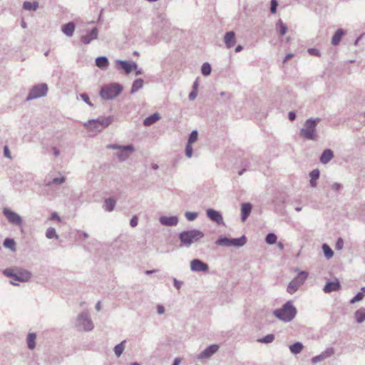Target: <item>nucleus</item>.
<instances>
[{"mask_svg": "<svg viewBox=\"0 0 365 365\" xmlns=\"http://www.w3.org/2000/svg\"><path fill=\"white\" fill-rule=\"evenodd\" d=\"M38 8V3L37 1H24L23 4V9L26 11H36Z\"/></svg>", "mask_w": 365, "mask_h": 365, "instance_id": "32", "label": "nucleus"}, {"mask_svg": "<svg viewBox=\"0 0 365 365\" xmlns=\"http://www.w3.org/2000/svg\"><path fill=\"white\" fill-rule=\"evenodd\" d=\"M113 119L112 116L101 117L97 119L89 120L84 123V126L93 130L101 131L102 129L110 125Z\"/></svg>", "mask_w": 365, "mask_h": 365, "instance_id": "7", "label": "nucleus"}, {"mask_svg": "<svg viewBox=\"0 0 365 365\" xmlns=\"http://www.w3.org/2000/svg\"><path fill=\"white\" fill-rule=\"evenodd\" d=\"M277 6H278V3H277V0H271L270 11L272 14L276 13Z\"/></svg>", "mask_w": 365, "mask_h": 365, "instance_id": "49", "label": "nucleus"}, {"mask_svg": "<svg viewBox=\"0 0 365 365\" xmlns=\"http://www.w3.org/2000/svg\"><path fill=\"white\" fill-rule=\"evenodd\" d=\"M252 205L250 202H245L241 205V220L242 222L247 220L251 213Z\"/></svg>", "mask_w": 365, "mask_h": 365, "instance_id": "19", "label": "nucleus"}, {"mask_svg": "<svg viewBox=\"0 0 365 365\" xmlns=\"http://www.w3.org/2000/svg\"><path fill=\"white\" fill-rule=\"evenodd\" d=\"M334 158V153L330 149H326L323 151L320 157V162L322 164H327Z\"/></svg>", "mask_w": 365, "mask_h": 365, "instance_id": "22", "label": "nucleus"}, {"mask_svg": "<svg viewBox=\"0 0 365 365\" xmlns=\"http://www.w3.org/2000/svg\"><path fill=\"white\" fill-rule=\"evenodd\" d=\"M344 35V31L342 29H337L331 38V44L334 46L338 45Z\"/></svg>", "mask_w": 365, "mask_h": 365, "instance_id": "27", "label": "nucleus"}, {"mask_svg": "<svg viewBox=\"0 0 365 365\" xmlns=\"http://www.w3.org/2000/svg\"><path fill=\"white\" fill-rule=\"evenodd\" d=\"M225 43L228 48H232L236 43L234 31H228L225 35Z\"/></svg>", "mask_w": 365, "mask_h": 365, "instance_id": "20", "label": "nucleus"}, {"mask_svg": "<svg viewBox=\"0 0 365 365\" xmlns=\"http://www.w3.org/2000/svg\"><path fill=\"white\" fill-rule=\"evenodd\" d=\"M341 288V284L339 280L328 282L326 283L323 288L325 293H330L332 292L339 291Z\"/></svg>", "mask_w": 365, "mask_h": 365, "instance_id": "17", "label": "nucleus"}, {"mask_svg": "<svg viewBox=\"0 0 365 365\" xmlns=\"http://www.w3.org/2000/svg\"><path fill=\"white\" fill-rule=\"evenodd\" d=\"M219 349L217 344H212L207 346L204 351H202L198 356V359H208L215 354Z\"/></svg>", "mask_w": 365, "mask_h": 365, "instance_id": "14", "label": "nucleus"}, {"mask_svg": "<svg viewBox=\"0 0 365 365\" xmlns=\"http://www.w3.org/2000/svg\"><path fill=\"white\" fill-rule=\"evenodd\" d=\"M181 362V359L179 357H177L174 359L173 365H179Z\"/></svg>", "mask_w": 365, "mask_h": 365, "instance_id": "64", "label": "nucleus"}, {"mask_svg": "<svg viewBox=\"0 0 365 365\" xmlns=\"http://www.w3.org/2000/svg\"><path fill=\"white\" fill-rule=\"evenodd\" d=\"M221 97L225 98L226 100H229L232 98V94L227 92L222 91L220 93Z\"/></svg>", "mask_w": 365, "mask_h": 365, "instance_id": "57", "label": "nucleus"}, {"mask_svg": "<svg viewBox=\"0 0 365 365\" xmlns=\"http://www.w3.org/2000/svg\"><path fill=\"white\" fill-rule=\"evenodd\" d=\"M205 234L198 230H190L182 231L179 235V239L182 245L189 247L192 244L198 242L200 239L203 238Z\"/></svg>", "mask_w": 365, "mask_h": 365, "instance_id": "3", "label": "nucleus"}, {"mask_svg": "<svg viewBox=\"0 0 365 365\" xmlns=\"http://www.w3.org/2000/svg\"><path fill=\"white\" fill-rule=\"evenodd\" d=\"M198 138V133L196 130L191 132V133L189 135L187 143L188 144H192L195 143Z\"/></svg>", "mask_w": 365, "mask_h": 365, "instance_id": "44", "label": "nucleus"}, {"mask_svg": "<svg viewBox=\"0 0 365 365\" xmlns=\"http://www.w3.org/2000/svg\"><path fill=\"white\" fill-rule=\"evenodd\" d=\"M212 71L211 66L209 63H204L201 67V72L204 76H208Z\"/></svg>", "mask_w": 365, "mask_h": 365, "instance_id": "42", "label": "nucleus"}, {"mask_svg": "<svg viewBox=\"0 0 365 365\" xmlns=\"http://www.w3.org/2000/svg\"><path fill=\"white\" fill-rule=\"evenodd\" d=\"M157 312L159 314H163L165 312V308L162 305H158L157 307Z\"/></svg>", "mask_w": 365, "mask_h": 365, "instance_id": "61", "label": "nucleus"}, {"mask_svg": "<svg viewBox=\"0 0 365 365\" xmlns=\"http://www.w3.org/2000/svg\"><path fill=\"white\" fill-rule=\"evenodd\" d=\"M138 219L137 216H133L130 221V225L132 227H135L138 225Z\"/></svg>", "mask_w": 365, "mask_h": 365, "instance_id": "55", "label": "nucleus"}, {"mask_svg": "<svg viewBox=\"0 0 365 365\" xmlns=\"http://www.w3.org/2000/svg\"><path fill=\"white\" fill-rule=\"evenodd\" d=\"M108 59L106 56H99L96 59V66L101 69L106 68L108 66Z\"/></svg>", "mask_w": 365, "mask_h": 365, "instance_id": "28", "label": "nucleus"}, {"mask_svg": "<svg viewBox=\"0 0 365 365\" xmlns=\"http://www.w3.org/2000/svg\"><path fill=\"white\" fill-rule=\"evenodd\" d=\"M3 274L13 279V280L10 281V283L13 285H18L16 281L19 282H28L31 277V272L25 269H6L3 271Z\"/></svg>", "mask_w": 365, "mask_h": 365, "instance_id": "4", "label": "nucleus"}, {"mask_svg": "<svg viewBox=\"0 0 365 365\" xmlns=\"http://www.w3.org/2000/svg\"><path fill=\"white\" fill-rule=\"evenodd\" d=\"M364 294L363 292H358L355 297H354L351 300H350V303L351 304H355L356 302H359L361 300H362V299L364 298Z\"/></svg>", "mask_w": 365, "mask_h": 365, "instance_id": "46", "label": "nucleus"}, {"mask_svg": "<svg viewBox=\"0 0 365 365\" xmlns=\"http://www.w3.org/2000/svg\"><path fill=\"white\" fill-rule=\"evenodd\" d=\"M36 335L35 333H29L27 336V346L31 350L36 347Z\"/></svg>", "mask_w": 365, "mask_h": 365, "instance_id": "30", "label": "nucleus"}, {"mask_svg": "<svg viewBox=\"0 0 365 365\" xmlns=\"http://www.w3.org/2000/svg\"><path fill=\"white\" fill-rule=\"evenodd\" d=\"M247 242L245 235L239 238H230V247H240L244 246Z\"/></svg>", "mask_w": 365, "mask_h": 365, "instance_id": "21", "label": "nucleus"}, {"mask_svg": "<svg viewBox=\"0 0 365 365\" xmlns=\"http://www.w3.org/2000/svg\"><path fill=\"white\" fill-rule=\"evenodd\" d=\"M185 215L188 221H193L197 218L198 214L197 212L187 211L185 213Z\"/></svg>", "mask_w": 365, "mask_h": 365, "instance_id": "45", "label": "nucleus"}, {"mask_svg": "<svg viewBox=\"0 0 365 365\" xmlns=\"http://www.w3.org/2000/svg\"><path fill=\"white\" fill-rule=\"evenodd\" d=\"M289 120H294L296 118V113L294 111H290L288 113Z\"/></svg>", "mask_w": 365, "mask_h": 365, "instance_id": "60", "label": "nucleus"}, {"mask_svg": "<svg viewBox=\"0 0 365 365\" xmlns=\"http://www.w3.org/2000/svg\"><path fill=\"white\" fill-rule=\"evenodd\" d=\"M303 348H304V346H303L302 343H301L299 341H297V342L294 343L293 344H292L291 346H289V350H290L291 353L293 354H299L302 351Z\"/></svg>", "mask_w": 365, "mask_h": 365, "instance_id": "29", "label": "nucleus"}, {"mask_svg": "<svg viewBox=\"0 0 365 365\" xmlns=\"http://www.w3.org/2000/svg\"><path fill=\"white\" fill-rule=\"evenodd\" d=\"M196 96H197V91H192L190 93L188 98H189V99L190 101H193V100L195 99Z\"/></svg>", "mask_w": 365, "mask_h": 365, "instance_id": "58", "label": "nucleus"}, {"mask_svg": "<svg viewBox=\"0 0 365 365\" xmlns=\"http://www.w3.org/2000/svg\"><path fill=\"white\" fill-rule=\"evenodd\" d=\"M277 235L274 233H269L265 237V242L269 245H273L277 242Z\"/></svg>", "mask_w": 365, "mask_h": 365, "instance_id": "43", "label": "nucleus"}, {"mask_svg": "<svg viewBox=\"0 0 365 365\" xmlns=\"http://www.w3.org/2000/svg\"><path fill=\"white\" fill-rule=\"evenodd\" d=\"M66 180L65 177H61V178H54L52 180V183L56 184V185H61Z\"/></svg>", "mask_w": 365, "mask_h": 365, "instance_id": "51", "label": "nucleus"}, {"mask_svg": "<svg viewBox=\"0 0 365 365\" xmlns=\"http://www.w3.org/2000/svg\"><path fill=\"white\" fill-rule=\"evenodd\" d=\"M52 150L53 152V155H55V157H58L60 155V151L57 148L53 147Z\"/></svg>", "mask_w": 365, "mask_h": 365, "instance_id": "63", "label": "nucleus"}, {"mask_svg": "<svg viewBox=\"0 0 365 365\" xmlns=\"http://www.w3.org/2000/svg\"><path fill=\"white\" fill-rule=\"evenodd\" d=\"M297 314V309L294 306L292 301H287L279 309H276L273 312L275 317L284 322H290Z\"/></svg>", "mask_w": 365, "mask_h": 365, "instance_id": "1", "label": "nucleus"}, {"mask_svg": "<svg viewBox=\"0 0 365 365\" xmlns=\"http://www.w3.org/2000/svg\"><path fill=\"white\" fill-rule=\"evenodd\" d=\"M80 96H81V99H82L85 103H86L88 106H91V107L93 106V103L90 101V100H89V97H88V96L86 93H81Z\"/></svg>", "mask_w": 365, "mask_h": 365, "instance_id": "50", "label": "nucleus"}, {"mask_svg": "<svg viewBox=\"0 0 365 365\" xmlns=\"http://www.w3.org/2000/svg\"><path fill=\"white\" fill-rule=\"evenodd\" d=\"M308 277V273L305 271H300L294 279H293L287 287V292L292 294L297 292L299 287L303 284Z\"/></svg>", "mask_w": 365, "mask_h": 365, "instance_id": "8", "label": "nucleus"}, {"mask_svg": "<svg viewBox=\"0 0 365 365\" xmlns=\"http://www.w3.org/2000/svg\"><path fill=\"white\" fill-rule=\"evenodd\" d=\"M116 201L115 199L112 197H109L105 200L103 204V208L105 210L108 212H111L114 210L115 207Z\"/></svg>", "mask_w": 365, "mask_h": 365, "instance_id": "26", "label": "nucleus"}, {"mask_svg": "<svg viewBox=\"0 0 365 365\" xmlns=\"http://www.w3.org/2000/svg\"><path fill=\"white\" fill-rule=\"evenodd\" d=\"M277 31L281 36L284 35L287 31V26L282 22V20H279L276 24Z\"/></svg>", "mask_w": 365, "mask_h": 365, "instance_id": "36", "label": "nucleus"}, {"mask_svg": "<svg viewBox=\"0 0 365 365\" xmlns=\"http://www.w3.org/2000/svg\"><path fill=\"white\" fill-rule=\"evenodd\" d=\"M206 213L207 217L217 224L222 225L224 223L222 215L219 211L209 208L206 210Z\"/></svg>", "mask_w": 365, "mask_h": 365, "instance_id": "15", "label": "nucleus"}, {"mask_svg": "<svg viewBox=\"0 0 365 365\" xmlns=\"http://www.w3.org/2000/svg\"><path fill=\"white\" fill-rule=\"evenodd\" d=\"M192 145L187 143L185 146V155L187 158H191L192 156Z\"/></svg>", "mask_w": 365, "mask_h": 365, "instance_id": "48", "label": "nucleus"}, {"mask_svg": "<svg viewBox=\"0 0 365 365\" xmlns=\"http://www.w3.org/2000/svg\"><path fill=\"white\" fill-rule=\"evenodd\" d=\"M48 92V86L46 83H41L34 86L29 91L26 101H29L45 96Z\"/></svg>", "mask_w": 365, "mask_h": 365, "instance_id": "9", "label": "nucleus"}, {"mask_svg": "<svg viewBox=\"0 0 365 365\" xmlns=\"http://www.w3.org/2000/svg\"><path fill=\"white\" fill-rule=\"evenodd\" d=\"M128 153H130V151H124L122 150H120L119 152L116 153V155L118 156L120 161H125L128 159L130 154Z\"/></svg>", "mask_w": 365, "mask_h": 365, "instance_id": "40", "label": "nucleus"}, {"mask_svg": "<svg viewBox=\"0 0 365 365\" xmlns=\"http://www.w3.org/2000/svg\"><path fill=\"white\" fill-rule=\"evenodd\" d=\"M308 53L310 54V55H312V56H320V52L318 49L317 48H309L308 49Z\"/></svg>", "mask_w": 365, "mask_h": 365, "instance_id": "53", "label": "nucleus"}, {"mask_svg": "<svg viewBox=\"0 0 365 365\" xmlns=\"http://www.w3.org/2000/svg\"><path fill=\"white\" fill-rule=\"evenodd\" d=\"M215 245L217 246L230 247V238L220 236L218 239L215 241Z\"/></svg>", "mask_w": 365, "mask_h": 365, "instance_id": "34", "label": "nucleus"}, {"mask_svg": "<svg viewBox=\"0 0 365 365\" xmlns=\"http://www.w3.org/2000/svg\"><path fill=\"white\" fill-rule=\"evenodd\" d=\"M322 248L324 254V256L327 259H330L333 257L334 252L327 244H323Z\"/></svg>", "mask_w": 365, "mask_h": 365, "instance_id": "38", "label": "nucleus"}, {"mask_svg": "<svg viewBox=\"0 0 365 365\" xmlns=\"http://www.w3.org/2000/svg\"><path fill=\"white\" fill-rule=\"evenodd\" d=\"M75 24H73V22H68L62 26V31L65 35H66L68 37L73 36Z\"/></svg>", "mask_w": 365, "mask_h": 365, "instance_id": "25", "label": "nucleus"}, {"mask_svg": "<svg viewBox=\"0 0 365 365\" xmlns=\"http://www.w3.org/2000/svg\"><path fill=\"white\" fill-rule=\"evenodd\" d=\"M190 269L195 272H207L209 270V266L201 259H194L190 262Z\"/></svg>", "mask_w": 365, "mask_h": 365, "instance_id": "11", "label": "nucleus"}, {"mask_svg": "<svg viewBox=\"0 0 365 365\" xmlns=\"http://www.w3.org/2000/svg\"><path fill=\"white\" fill-rule=\"evenodd\" d=\"M123 87L118 83H110L103 86L100 91V96L104 100L113 99L122 92Z\"/></svg>", "mask_w": 365, "mask_h": 365, "instance_id": "6", "label": "nucleus"}, {"mask_svg": "<svg viewBox=\"0 0 365 365\" xmlns=\"http://www.w3.org/2000/svg\"><path fill=\"white\" fill-rule=\"evenodd\" d=\"M320 122L319 118H309L306 120L303 127L299 130V135L306 140H316L318 138L317 125Z\"/></svg>", "mask_w": 365, "mask_h": 365, "instance_id": "2", "label": "nucleus"}, {"mask_svg": "<svg viewBox=\"0 0 365 365\" xmlns=\"http://www.w3.org/2000/svg\"><path fill=\"white\" fill-rule=\"evenodd\" d=\"M46 237L48 239H58V235L56 234V230L53 227H49L46 232Z\"/></svg>", "mask_w": 365, "mask_h": 365, "instance_id": "39", "label": "nucleus"}, {"mask_svg": "<svg viewBox=\"0 0 365 365\" xmlns=\"http://www.w3.org/2000/svg\"><path fill=\"white\" fill-rule=\"evenodd\" d=\"M159 220L161 225L165 226H175L178 223V217L177 216H161Z\"/></svg>", "mask_w": 365, "mask_h": 365, "instance_id": "18", "label": "nucleus"}, {"mask_svg": "<svg viewBox=\"0 0 365 365\" xmlns=\"http://www.w3.org/2000/svg\"><path fill=\"white\" fill-rule=\"evenodd\" d=\"M274 340V335L272 334H269L261 339H259L258 341L260 343L269 344V343H272Z\"/></svg>", "mask_w": 365, "mask_h": 365, "instance_id": "41", "label": "nucleus"}, {"mask_svg": "<svg viewBox=\"0 0 365 365\" xmlns=\"http://www.w3.org/2000/svg\"><path fill=\"white\" fill-rule=\"evenodd\" d=\"M173 284H174V287L177 289H180L182 284H183V282L182 281H180L178 279H177L176 278H173Z\"/></svg>", "mask_w": 365, "mask_h": 365, "instance_id": "52", "label": "nucleus"}, {"mask_svg": "<svg viewBox=\"0 0 365 365\" xmlns=\"http://www.w3.org/2000/svg\"><path fill=\"white\" fill-rule=\"evenodd\" d=\"M356 321L358 323H362L365 321V308H361L354 313Z\"/></svg>", "mask_w": 365, "mask_h": 365, "instance_id": "31", "label": "nucleus"}, {"mask_svg": "<svg viewBox=\"0 0 365 365\" xmlns=\"http://www.w3.org/2000/svg\"><path fill=\"white\" fill-rule=\"evenodd\" d=\"M98 31L96 27L92 29L86 35H83L81 37V41L83 43L87 45L91 43V41L95 40L98 38Z\"/></svg>", "mask_w": 365, "mask_h": 365, "instance_id": "16", "label": "nucleus"}, {"mask_svg": "<svg viewBox=\"0 0 365 365\" xmlns=\"http://www.w3.org/2000/svg\"><path fill=\"white\" fill-rule=\"evenodd\" d=\"M334 354V349L332 347H329L326 349L323 352L320 354L315 356L312 358V362L313 364H317L322 361H324L330 356H331Z\"/></svg>", "mask_w": 365, "mask_h": 365, "instance_id": "13", "label": "nucleus"}, {"mask_svg": "<svg viewBox=\"0 0 365 365\" xmlns=\"http://www.w3.org/2000/svg\"><path fill=\"white\" fill-rule=\"evenodd\" d=\"M4 246L13 252L16 251V242L12 238H6L4 241Z\"/></svg>", "mask_w": 365, "mask_h": 365, "instance_id": "35", "label": "nucleus"}, {"mask_svg": "<svg viewBox=\"0 0 365 365\" xmlns=\"http://www.w3.org/2000/svg\"><path fill=\"white\" fill-rule=\"evenodd\" d=\"M343 246H344L343 240L341 238H339L336 243V249L340 250L343 248Z\"/></svg>", "mask_w": 365, "mask_h": 365, "instance_id": "56", "label": "nucleus"}, {"mask_svg": "<svg viewBox=\"0 0 365 365\" xmlns=\"http://www.w3.org/2000/svg\"><path fill=\"white\" fill-rule=\"evenodd\" d=\"M341 188V184L338 182H334L331 185V189L333 190H339Z\"/></svg>", "mask_w": 365, "mask_h": 365, "instance_id": "59", "label": "nucleus"}, {"mask_svg": "<svg viewBox=\"0 0 365 365\" xmlns=\"http://www.w3.org/2000/svg\"><path fill=\"white\" fill-rule=\"evenodd\" d=\"M107 148L112 150H122L124 151H130V153L133 152L135 148L133 145H119L117 144H110L107 145Z\"/></svg>", "mask_w": 365, "mask_h": 365, "instance_id": "23", "label": "nucleus"}, {"mask_svg": "<svg viewBox=\"0 0 365 365\" xmlns=\"http://www.w3.org/2000/svg\"><path fill=\"white\" fill-rule=\"evenodd\" d=\"M125 341H121L120 344H117L114 347V352L117 357L120 356L125 349Z\"/></svg>", "mask_w": 365, "mask_h": 365, "instance_id": "37", "label": "nucleus"}, {"mask_svg": "<svg viewBox=\"0 0 365 365\" xmlns=\"http://www.w3.org/2000/svg\"><path fill=\"white\" fill-rule=\"evenodd\" d=\"M294 56V54L292 53H287L285 57H284V59L283 60V63H286L288 60L291 59L292 57Z\"/></svg>", "mask_w": 365, "mask_h": 365, "instance_id": "62", "label": "nucleus"}, {"mask_svg": "<svg viewBox=\"0 0 365 365\" xmlns=\"http://www.w3.org/2000/svg\"><path fill=\"white\" fill-rule=\"evenodd\" d=\"M143 80L142 78H138L135 80L133 83L130 93H134L137 92L139 89H140L143 86Z\"/></svg>", "mask_w": 365, "mask_h": 365, "instance_id": "33", "label": "nucleus"}, {"mask_svg": "<svg viewBox=\"0 0 365 365\" xmlns=\"http://www.w3.org/2000/svg\"><path fill=\"white\" fill-rule=\"evenodd\" d=\"M75 327L80 331H91L93 329L94 324L87 311H83L77 316Z\"/></svg>", "mask_w": 365, "mask_h": 365, "instance_id": "5", "label": "nucleus"}, {"mask_svg": "<svg viewBox=\"0 0 365 365\" xmlns=\"http://www.w3.org/2000/svg\"><path fill=\"white\" fill-rule=\"evenodd\" d=\"M4 155L6 158H9V159H11L12 157H11V152L9 149V147L7 145H5L4 147Z\"/></svg>", "mask_w": 365, "mask_h": 365, "instance_id": "54", "label": "nucleus"}, {"mask_svg": "<svg viewBox=\"0 0 365 365\" xmlns=\"http://www.w3.org/2000/svg\"><path fill=\"white\" fill-rule=\"evenodd\" d=\"M160 119V115L158 113H155L148 117L145 118L143 120V124L145 126H150Z\"/></svg>", "mask_w": 365, "mask_h": 365, "instance_id": "24", "label": "nucleus"}, {"mask_svg": "<svg viewBox=\"0 0 365 365\" xmlns=\"http://www.w3.org/2000/svg\"><path fill=\"white\" fill-rule=\"evenodd\" d=\"M2 212L9 223L19 227L22 225V217L16 212L12 211L8 207L3 208Z\"/></svg>", "mask_w": 365, "mask_h": 365, "instance_id": "10", "label": "nucleus"}, {"mask_svg": "<svg viewBox=\"0 0 365 365\" xmlns=\"http://www.w3.org/2000/svg\"><path fill=\"white\" fill-rule=\"evenodd\" d=\"M320 176V171L319 169H314L309 173L310 179L317 180Z\"/></svg>", "mask_w": 365, "mask_h": 365, "instance_id": "47", "label": "nucleus"}, {"mask_svg": "<svg viewBox=\"0 0 365 365\" xmlns=\"http://www.w3.org/2000/svg\"><path fill=\"white\" fill-rule=\"evenodd\" d=\"M116 63L119 66V68L124 70L126 73H130L138 67L137 63L134 61L117 60Z\"/></svg>", "mask_w": 365, "mask_h": 365, "instance_id": "12", "label": "nucleus"}]
</instances>
